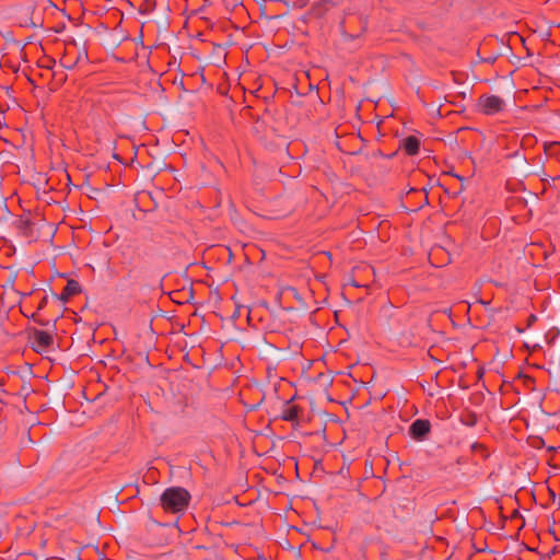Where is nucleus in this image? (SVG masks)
Masks as SVG:
<instances>
[{"mask_svg": "<svg viewBox=\"0 0 560 560\" xmlns=\"http://www.w3.org/2000/svg\"><path fill=\"white\" fill-rule=\"evenodd\" d=\"M489 61H495V58L489 57Z\"/></svg>", "mask_w": 560, "mask_h": 560, "instance_id": "a211bd4d", "label": "nucleus"}, {"mask_svg": "<svg viewBox=\"0 0 560 560\" xmlns=\"http://www.w3.org/2000/svg\"><path fill=\"white\" fill-rule=\"evenodd\" d=\"M47 302H48V298H47V295H44V296L42 298V300H40V302H39V304H38V307H37V308H38V310L44 308V307L46 306Z\"/></svg>", "mask_w": 560, "mask_h": 560, "instance_id": "f8f14e48", "label": "nucleus"}, {"mask_svg": "<svg viewBox=\"0 0 560 560\" xmlns=\"http://www.w3.org/2000/svg\"><path fill=\"white\" fill-rule=\"evenodd\" d=\"M191 495L183 487L166 488L160 497L161 508L165 513L184 514L189 506Z\"/></svg>", "mask_w": 560, "mask_h": 560, "instance_id": "f257e3e1", "label": "nucleus"}, {"mask_svg": "<svg viewBox=\"0 0 560 560\" xmlns=\"http://www.w3.org/2000/svg\"><path fill=\"white\" fill-rule=\"evenodd\" d=\"M477 106L479 112L487 116L499 114L505 109V102L498 95L482 94L478 98Z\"/></svg>", "mask_w": 560, "mask_h": 560, "instance_id": "f03ea898", "label": "nucleus"}, {"mask_svg": "<svg viewBox=\"0 0 560 560\" xmlns=\"http://www.w3.org/2000/svg\"><path fill=\"white\" fill-rule=\"evenodd\" d=\"M436 2H441L442 4H451L453 0H435Z\"/></svg>", "mask_w": 560, "mask_h": 560, "instance_id": "4468645a", "label": "nucleus"}, {"mask_svg": "<svg viewBox=\"0 0 560 560\" xmlns=\"http://www.w3.org/2000/svg\"><path fill=\"white\" fill-rule=\"evenodd\" d=\"M81 292V285L78 281L75 280H69L66 284V287L63 288L61 294H60V300H62L63 302L68 301L71 296L73 295H77Z\"/></svg>", "mask_w": 560, "mask_h": 560, "instance_id": "423d86ee", "label": "nucleus"}, {"mask_svg": "<svg viewBox=\"0 0 560 560\" xmlns=\"http://www.w3.org/2000/svg\"><path fill=\"white\" fill-rule=\"evenodd\" d=\"M552 147H559L560 148V143H553Z\"/></svg>", "mask_w": 560, "mask_h": 560, "instance_id": "dca6fc26", "label": "nucleus"}, {"mask_svg": "<svg viewBox=\"0 0 560 560\" xmlns=\"http://www.w3.org/2000/svg\"><path fill=\"white\" fill-rule=\"evenodd\" d=\"M489 61H495V58L489 57Z\"/></svg>", "mask_w": 560, "mask_h": 560, "instance_id": "f3484780", "label": "nucleus"}, {"mask_svg": "<svg viewBox=\"0 0 560 560\" xmlns=\"http://www.w3.org/2000/svg\"><path fill=\"white\" fill-rule=\"evenodd\" d=\"M366 28H368L366 22H364L362 27H361L360 33L352 34V33H349L346 30H342L341 31V35H342V38H343L345 42H351V40H354L357 38H360L366 32Z\"/></svg>", "mask_w": 560, "mask_h": 560, "instance_id": "1a4fd4ad", "label": "nucleus"}, {"mask_svg": "<svg viewBox=\"0 0 560 560\" xmlns=\"http://www.w3.org/2000/svg\"><path fill=\"white\" fill-rule=\"evenodd\" d=\"M459 421L463 425L472 428L477 424L478 417L471 410H464L459 416Z\"/></svg>", "mask_w": 560, "mask_h": 560, "instance_id": "6e6552de", "label": "nucleus"}, {"mask_svg": "<svg viewBox=\"0 0 560 560\" xmlns=\"http://www.w3.org/2000/svg\"><path fill=\"white\" fill-rule=\"evenodd\" d=\"M470 448L475 453H480L483 458H487L489 456L487 447L481 443L475 442L471 444Z\"/></svg>", "mask_w": 560, "mask_h": 560, "instance_id": "9b49d317", "label": "nucleus"}, {"mask_svg": "<svg viewBox=\"0 0 560 560\" xmlns=\"http://www.w3.org/2000/svg\"><path fill=\"white\" fill-rule=\"evenodd\" d=\"M31 221L30 220H23L20 219L15 222L16 229L24 235L27 236L28 230H31Z\"/></svg>", "mask_w": 560, "mask_h": 560, "instance_id": "9d476101", "label": "nucleus"}, {"mask_svg": "<svg viewBox=\"0 0 560 560\" xmlns=\"http://www.w3.org/2000/svg\"><path fill=\"white\" fill-rule=\"evenodd\" d=\"M34 340L36 345L42 349L49 348L54 341L52 336L49 332L43 330H35Z\"/></svg>", "mask_w": 560, "mask_h": 560, "instance_id": "0eeeda50", "label": "nucleus"}, {"mask_svg": "<svg viewBox=\"0 0 560 560\" xmlns=\"http://www.w3.org/2000/svg\"><path fill=\"white\" fill-rule=\"evenodd\" d=\"M534 322H536V316L534 314H532L528 317V325H532Z\"/></svg>", "mask_w": 560, "mask_h": 560, "instance_id": "ddd939ff", "label": "nucleus"}, {"mask_svg": "<svg viewBox=\"0 0 560 560\" xmlns=\"http://www.w3.org/2000/svg\"><path fill=\"white\" fill-rule=\"evenodd\" d=\"M431 431V423L427 419H417L409 427V434L416 441H423Z\"/></svg>", "mask_w": 560, "mask_h": 560, "instance_id": "7ed1b4c3", "label": "nucleus"}, {"mask_svg": "<svg viewBox=\"0 0 560 560\" xmlns=\"http://www.w3.org/2000/svg\"><path fill=\"white\" fill-rule=\"evenodd\" d=\"M399 149L410 156L417 155L420 150V139L416 136H408L400 141Z\"/></svg>", "mask_w": 560, "mask_h": 560, "instance_id": "39448f33", "label": "nucleus"}, {"mask_svg": "<svg viewBox=\"0 0 560 560\" xmlns=\"http://www.w3.org/2000/svg\"><path fill=\"white\" fill-rule=\"evenodd\" d=\"M306 2L304 0H301L300 8L304 7Z\"/></svg>", "mask_w": 560, "mask_h": 560, "instance_id": "2eb2a0df", "label": "nucleus"}, {"mask_svg": "<svg viewBox=\"0 0 560 560\" xmlns=\"http://www.w3.org/2000/svg\"><path fill=\"white\" fill-rule=\"evenodd\" d=\"M302 413V408L298 405H292L291 400H288L283 405V409L280 419L283 421L291 422L294 428L299 425V417Z\"/></svg>", "mask_w": 560, "mask_h": 560, "instance_id": "20e7f679", "label": "nucleus"}]
</instances>
